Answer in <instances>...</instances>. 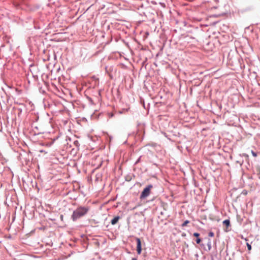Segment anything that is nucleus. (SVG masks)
<instances>
[{
	"instance_id": "obj_1",
	"label": "nucleus",
	"mask_w": 260,
	"mask_h": 260,
	"mask_svg": "<svg viewBox=\"0 0 260 260\" xmlns=\"http://www.w3.org/2000/svg\"><path fill=\"white\" fill-rule=\"evenodd\" d=\"M90 208L88 206H80L78 207L73 212L71 219L73 221H76L80 218L85 216L89 211Z\"/></svg>"
},
{
	"instance_id": "obj_2",
	"label": "nucleus",
	"mask_w": 260,
	"mask_h": 260,
	"mask_svg": "<svg viewBox=\"0 0 260 260\" xmlns=\"http://www.w3.org/2000/svg\"><path fill=\"white\" fill-rule=\"evenodd\" d=\"M153 188L152 184L148 185L142 191L140 194V198L141 200L144 199L148 197L151 193V189Z\"/></svg>"
},
{
	"instance_id": "obj_3",
	"label": "nucleus",
	"mask_w": 260,
	"mask_h": 260,
	"mask_svg": "<svg viewBox=\"0 0 260 260\" xmlns=\"http://www.w3.org/2000/svg\"><path fill=\"white\" fill-rule=\"evenodd\" d=\"M137 241V251L138 254H140L142 251L141 241L140 238H136Z\"/></svg>"
},
{
	"instance_id": "obj_4",
	"label": "nucleus",
	"mask_w": 260,
	"mask_h": 260,
	"mask_svg": "<svg viewBox=\"0 0 260 260\" xmlns=\"http://www.w3.org/2000/svg\"><path fill=\"white\" fill-rule=\"evenodd\" d=\"M120 218V217L119 216H115L111 221V224L112 225L116 224Z\"/></svg>"
},
{
	"instance_id": "obj_5",
	"label": "nucleus",
	"mask_w": 260,
	"mask_h": 260,
	"mask_svg": "<svg viewBox=\"0 0 260 260\" xmlns=\"http://www.w3.org/2000/svg\"><path fill=\"white\" fill-rule=\"evenodd\" d=\"M223 224L225 225L227 228L230 225V221L229 219L224 220L223 221Z\"/></svg>"
},
{
	"instance_id": "obj_6",
	"label": "nucleus",
	"mask_w": 260,
	"mask_h": 260,
	"mask_svg": "<svg viewBox=\"0 0 260 260\" xmlns=\"http://www.w3.org/2000/svg\"><path fill=\"white\" fill-rule=\"evenodd\" d=\"M189 223V221L188 220H185L181 225L182 227L186 226L188 223Z\"/></svg>"
},
{
	"instance_id": "obj_7",
	"label": "nucleus",
	"mask_w": 260,
	"mask_h": 260,
	"mask_svg": "<svg viewBox=\"0 0 260 260\" xmlns=\"http://www.w3.org/2000/svg\"><path fill=\"white\" fill-rule=\"evenodd\" d=\"M207 246L208 247V249L210 250L211 249V242L209 241L207 243Z\"/></svg>"
},
{
	"instance_id": "obj_8",
	"label": "nucleus",
	"mask_w": 260,
	"mask_h": 260,
	"mask_svg": "<svg viewBox=\"0 0 260 260\" xmlns=\"http://www.w3.org/2000/svg\"><path fill=\"white\" fill-rule=\"evenodd\" d=\"M251 152L252 155L254 157H256V156H257V153H256V152H254V151H253V150H251Z\"/></svg>"
},
{
	"instance_id": "obj_9",
	"label": "nucleus",
	"mask_w": 260,
	"mask_h": 260,
	"mask_svg": "<svg viewBox=\"0 0 260 260\" xmlns=\"http://www.w3.org/2000/svg\"><path fill=\"white\" fill-rule=\"evenodd\" d=\"M208 236L209 237H213L214 236V234L212 232H210L208 234Z\"/></svg>"
},
{
	"instance_id": "obj_10",
	"label": "nucleus",
	"mask_w": 260,
	"mask_h": 260,
	"mask_svg": "<svg viewBox=\"0 0 260 260\" xmlns=\"http://www.w3.org/2000/svg\"><path fill=\"white\" fill-rule=\"evenodd\" d=\"M247 246L249 250H250L251 249V246L248 243H247Z\"/></svg>"
},
{
	"instance_id": "obj_11",
	"label": "nucleus",
	"mask_w": 260,
	"mask_h": 260,
	"mask_svg": "<svg viewBox=\"0 0 260 260\" xmlns=\"http://www.w3.org/2000/svg\"><path fill=\"white\" fill-rule=\"evenodd\" d=\"M193 236L196 237L198 238L200 236V234L198 233H193Z\"/></svg>"
},
{
	"instance_id": "obj_12",
	"label": "nucleus",
	"mask_w": 260,
	"mask_h": 260,
	"mask_svg": "<svg viewBox=\"0 0 260 260\" xmlns=\"http://www.w3.org/2000/svg\"><path fill=\"white\" fill-rule=\"evenodd\" d=\"M201 241V240L200 238H197V239H196V242L197 244H199Z\"/></svg>"
},
{
	"instance_id": "obj_13",
	"label": "nucleus",
	"mask_w": 260,
	"mask_h": 260,
	"mask_svg": "<svg viewBox=\"0 0 260 260\" xmlns=\"http://www.w3.org/2000/svg\"><path fill=\"white\" fill-rule=\"evenodd\" d=\"M141 158V156L139 157V158L137 159V160L135 162V164H138V162H139L140 161Z\"/></svg>"
},
{
	"instance_id": "obj_14",
	"label": "nucleus",
	"mask_w": 260,
	"mask_h": 260,
	"mask_svg": "<svg viewBox=\"0 0 260 260\" xmlns=\"http://www.w3.org/2000/svg\"><path fill=\"white\" fill-rule=\"evenodd\" d=\"M132 260H137V259L135 257L132 258Z\"/></svg>"
},
{
	"instance_id": "obj_15",
	"label": "nucleus",
	"mask_w": 260,
	"mask_h": 260,
	"mask_svg": "<svg viewBox=\"0 0 260 260\" xmlns=\"http://www.w3.org/2000/svg\"><path fill=\"white\" fill-rule=\"evenodd\" d=\"M16 103H17V104H19V105H20V103H18V102H17Z\"/></svg>"
},
{
	"instance_id": "obj_16",
	"label": "nucleus",
	"mask_w": 260,
	"mask_h": 260,
	"mask_svg": "<svg viewBox=\"0 0 260 260\" xmlns=\"http://www.w3.org/2000/svg\"><path fill=\"white\" fill-rule=\"evenodd\" d=\"M113 116V114H111V116Z\"/></svg>"
}]
</instances>
